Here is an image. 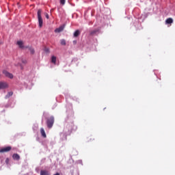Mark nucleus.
<instances>
[{"mask_svg": "<svg viewBox=\"0 0 175 175\" xmlns=\"http://www.w3.org/2000/svg\"><path fill=\"white\" fill-rule=\"evenodd\" d=\"M38 18L40 28L43 27V18H42V10H38Z\"/></svg>", "mask_w": 175, "mask_h": 175, "instance_id": "1", "label": "nucleus"}, {"mask_svg": "<svg viewBox=\"0 0 175 175\" xmlns=\"http://www.w3.org/2000/svg\"><path fill=\"white\" fill-rule=\"evenodd\" d=\"M46 125L48 128H53V125H54V116H51L46 120Z\"/></svg>", "mask_w": 175, "mask_h": 175, "instance_id": "2", "label": "nucleus"}, {"mask_svg": "<svg viewBox=\"0 0 175 175\" xmlns=\"http://www.w3.org/2000/svg\"><path fill=\"white\" fill-rule=\"evenodd\" d=\"M12 150V146H7L0 149V152H9Z\"/></svg>", "mask_w": 175, "mask_h": 175, "instance_id": "3", "label": "nucleus"}, {"mask_svg": "<svg viewBox=\"0 0 175 175\" xmlns=\"http://www.w3.org/2000/svg\"><path fill=\"white\" fill-rule=\"evenodd\" d=\"M3 73L5 76V77H8V79H13V74L10 73L6 70H3Z\"/></svg>", "mask_w": 175, "mask_h": 175, "instance_id": "4", "label": "nucleus"}, {"mask_svg": "<svg viewBox=\"0 0 175 175\" xmlns=\"http://www.w3.org/2000/svg\"><path fill=\"white\" fill-rule=\"evenodd\" d=\"M99 33V29H94L90 31V36H94L95 35H98Z\"/></svg>", "mask_w": 175, "mask_h": 175, "instance_id": "5", "label": "nucleus"}, {"mask_svg": "<svg viewBox=\"0 0 175 175\" xmlns=\"http://www.w3.org/2000/svg\"><path fill=\"white\" fill-rule=\"evenodd\" d=\"M8 88V83L5 82H0V90Z\"/></svg>", "mask_w": 175, "mask_h": 175, "instance_id": "6", "label": "nucleus"}, {"mask_svg": "<svg viewBox=\"0 0 175 175\" xmlns=\"http://www.w3.org/2000/svg\"><path fill=\"white\" fill-rule=\"evenodd\" d=\"M64 28H65V27L64 26H60L59 27L57 28L55 30V32L59 33V32H62V31H64Z\"/></svg>", "mask_w": 175, "mask_h": 175, "instance_id": "7", "label": "nucleus"}, {"mask_svg": "<svg viewBox=\"0 0 175 175\" xmlns=\"http://www.w3.org/2000/svg\"><path fill=\"white\" fill-rule=\"evenodd\" d=\"M12 158L13 159H14V161H20V155H18V154H14L12 155Z\"/></svg>", "mask_w": 175, "mask_h": 175, "instance_id": "8", "label": "nucleus"}, {"mask_svg": "<svg viewBox=\"0 0 175 175\" xmlns=\"http://www.w3.org/2000/svg\"><path fill=\"white\" fill-rule=\"evenodd\" d=\"M16 44H18L20 49H24V42H23V41H18Z\"/></svg>", "mask_w": 175, "mask_h": 175, "instance_id": "9", "label": "nucleus"}, {"mask_svg": "<svg viewBox=\"0 0 175 175\" xmlns=\"http://www.w3.org/2000/svg\"><path fill=\"white\" fill-rule=\"evenodd\" d=\"M40 133H41L42 137H44V138L47 137V135H46V132L44 131V129H43V128L40 129Z\"/></svg>", "mask_w": 175, "mask_h": 175, "instance_id": "10", "label": "nucleus"}, {"mask_svg": "<svg viewBox=\"0 0 175 175\" xmlns=\"http://www.w3.org/2000/svg\"><path fill=\"white\" fill-rule=\"evenodd\" d=\"M166 24H173V18H168L165 21Z\"/></svg>", "mask_w": 175, "mask_h": 175, "instance_id": "11", "label": "nucleus"}, {"mask_svg": "<svg viewBox=\"0 0 175 175\" xmlns=\"http://www.w3.org/2000/svg\"><path fill=\"white\" fill-rule=\"evenodd\" d=\"M40 175H50V174H49V171L47 170H41Z\"/></svg>", "mask_w": 175, "mask_h": 175, "instance_id": "12", "label": "nucleus"}, {"mask_svg": "<svg viewBox=\"0 0 175 175\" xmlns=\"http://www.w3.org/2000/svg\"><path fill=\"white\" fill-rule=\"evenodd\" d=\"M51 62L55 65L57 62V57L55 56H52L51 57Z\"/></svg>", "mask_w": 175, "mask_h": 175, "instance_id": "13", "label": "nucleus"}, {"mask_svg": "<svg viewBox=\"0 0 175 175\" xmlns=\"http://www.w3.org/2000/svg\"><path fill=\"white\" fill-rule=\"evenodd\" d=\"M80 35V30H76L74 33V38H77Z\"/></svg>", "mask_w": 175, "mask_h": 175, "instance_id": "14", "label": "nucleus"}, {"mask_svg": "<svg viewBox=\"0 0 175 175\" xmlns=\"http://www.w3.org/2000/svg\"><path fill=\"white\" fill-rule=\"evenodd\" d=\"M60 44H62V46H66V40L62 39L60 40Z\"/></svg>", "mask_w": 175, "mask_h": 175, "instance_id": "15", "label": "nucleus"}, {"mask_svg": "<svg viewBox=\"0 0 175 175\" xmlns=\"http://www.w3.org/2000/svg\"><path fill=\"white\" fill-rule=\"evenodd\" d=\"M12 95H13V93L12 92H9L8 93V94L5 96V98H10V96H12Z\"/></svg>", "mask_w": 175, "mask_h": 175, "instance_id": "16", "label": "nucleus"}, {"mask_svg": "<svg viewBox=\"0 0 175 175\" xmlns=\"http://www.w3.org/2000/svg\"><path fill=\"white\" fill-rule=\"evenodd\" d=\"M29 51L31 54L32 55L35 54V49H33V48H29Z\"/></svg>", "mask_w": 175, "mask_h": 175, "instance_id": "17", "label": "nucleus"}, {"mask_svg": "<svg viewBox=\"0 0 175 175\" xmlns=\"http://www.w3.org/2000/svg\"><path fill=\"white\" fill-rule=\"evenodd\" d=\"M44 51L49 54V53H50V49L49 48H45Z\"/></svg>", "mask_w": 175, "mask_h": 175, "instance_id": "18", "label": "nucleus"}, {"mask_svg": "<svg viewBox=\"0 0 175 175\" xmlns=\"http://www.w3.org/2000/svg\"><path fill=\"white\" fill-rule=\"evenodd\" d=\"M66 0H60L61 5H65Z\"/></svg>", "mask_w": 175, "mask_h": 175, "instance_id": "19", "label": "nucleus"}, {"mask_svg": "<svg viewBox=\"0 0 175 175\" xmlns=\"http://www.w3.org/2000/svg\"><path fill=\"white\" fill-rule=\"evenodd\" d=\"M45 16H46V18H47V19L49 18V14H45Z\"/></svg>", "mask_w": 175, "mask_h": 175, "instance_id": "20", "label": "nucleus"}, {"mask_svg": "<svg viewBox=\"0 0 175 175\" xmlns=\"http://www.w3.org/2000/svg\"><path fill=\"white\" fill-rule=\"evenodd\" d=\"M72 43H73V44H77V40H74V41L72 42Z\"/></svg>", "mask_w": 175, "mask_h": 175, "instance_id": "21", "label": "nucleus"}, {"mask_svg": "<svg viewBox=\"0 0 175 175\" xmlns=\"http://www.w3.org/2000/svg\"><path fill=\"white\" fill-rule=\"evenodd\" d=\"M22 62L23 64H27V60H23Z\"/></svg>", "mask_w": 175, "mask_h": 175, "instance_id": "22", "label": "nucleus"}, {"mask_svg": "<svg viewBox=\"0 0 175 175\" xmlns=\"http://www.w3.org/2000/svg\"><path fill=\"white\" fill-rule=\"evenodd\" d=\"M53 175H59V173L57 172L56 174H55Z\"/></svg>", "mask_w": 175, "mask_h": 175, "instance_id": "23", "label": "nucleus"}]
</instances>
